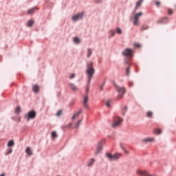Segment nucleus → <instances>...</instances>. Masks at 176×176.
<instances>
[{
  "label": "nucleus",
  "instance_id": "13",
  "mask_svg": "<svg viewBox=\"0 0 176 176\" xmlns=\"http://www.w3.org/2000/svg\"><path fill=\"white\" fill-rule=\"evenodd\" d=\"M69 85L70 89L73 90V91H76V90H78V87H76V86L74 84L69 83Z\"/></svg>",
  "mask_w": 176,
  "mask_h": 176
},
{
  "label": "nucleus",
  "instance_id": "44",
  "mask_svg": "<svg viewBox=\"0 0 176 176\" xmlns=\"http://www.w3.org/2000/svg\"><path fill=\"white\" fill-rule=\"evenodd\" d=\"M0 176H5V174L4 173L1 174V175H0Z\"/></svg>",
  "mask_w": 176,
  "mask_h": 176
},
{
  "label": "nucleus",
  "instance_id": "42",
  "mask_svg": "<svg viewBox=\"0 0 176 176\" xmlns=\"http://www.w3.org/2000/svg\"><path fill=\"white\" fill-rule=\"evenodd\" d=\"M126 111H127V106L124 107V112H126Z\"/></svg>",
  "mask_w": 176,
  "mask_h": 176
},
{
  "label": "nucleus",
  "instance_id": "17",
  "mask_svg": "<svg viewBox=\"0 0 176 176\" xmlns=\"http://www.w3.org/2000/svg\"><path fill=\"white\" fill-rule=\"evenodd\" d=\"M33 91L34 93H39V86L37 85H35L33 86Z\"/></svg>",
  "mask_w": 176,
  "mask_h": 176
},
{
  "label": "nucleus",
  "instance_id": "16",
  "mask_svg": "<svg viewBox=\"0 0 176 176\" xmlns=\"http://www.w3.org/2000/svg\"><path fill=\"white\" fill-rule=\"evenodd\" d=\"M35 10H36V8H33L28 10L27 14H32L35 13Z\"/></svg>",
  "mask_w": 176,
  "mask_h": 176
},
{
  "label": "nucleus",
  "instance_id": "21",
  "mask_svg": "<svg viewBox=\"0 0 176 176\" xmlns=\"http://www.w3.org/2000/svg\"><path fill=\"white\" fill-rule=\"evenodd\" d=\"M34 23H35V21H34V20L28 21V27H32V25H34Z\"/></svg>",
  "mask_w": 176,
  "mask_h": 176
},
{
  "label": "nucleus",
  "instance_id": "36",
  "mask_svg": "<svg viewBox=\"0 0 176 176\" xmlns=\"http://www.w3.org/2000/svg\"><path fill=\"white\" fill-rule=\"evenodd\" d=\"M110 34H111V36H115V31L114 30H111Z\"/></svg>",
  "mask_w": 176,
  "mask_h": 176
},
{
  "label": "nucleus",
  "instance_id": "35",
  "mask_svg": "<svg viewBox=\"0 0 176 176\" xmlns=\"http://www.w3.org/2000/svg\"><path fill=\"white\" fill-rule=\"evenodd\" d=\"M134 46L135 47H141V45H140V43H135Z\"/></svg>",
  "mask_w": 176,
  "mask_h": 176
},
{
  "label": "nucleus",
  "instance_id": "29",
  "mask_svg": "<svg viewBox=\"0 0 176 176\" xmlns=\"http://www.w3.org/2000/svg\"><path fill=\"white\" fill-rule=\"evenodd\" d=\"M173 13H174V11H173V10L171 8L168 9V14L171 16L172 14H173Z\"/></svg>",
  "mask_w": 176,
  "mask_h": 176
},
{
  "label": "nucleus",
  "instance_id": "15",
  "mask_svg": "<svg viewBox=\"0 0 176 176\" xmlns=\"http://www.w3.org/2000/svg\"><path fill=\"white\" fill-rule=\"evenodd\" d=\"M155 141V138H147L144 139V142H153Z\"/></svg>",
  "mask_w": 176,
  "mask_h": 176
},
{
  "label": "nucleus",
  "instance_id": "43",
  "mask_svg": "<svg viewBox=\"0 0 176 176\" xmlns=\"http://www.w3.org/2000/svg\"><path fill=\"white\" fill-rule=\"evenodd\" d=\"M102 86H100V90H102Z\"/></svg>",
  "mask_w": 176,
  "mask_h": 176
},
{
  "label": "nucleus",
  "instance_id": "38",
  "mask_svg": "<svg viewBox=\"0 0 176 176\" xmlns=\"http://www.w3.org/2000/svg\"><path fill=\"white\" fill-rule=\"evenodd\" d=\"M126 75H129V74H130V68L128 67V68L126 69Z\"/></svg>",
  "mask_w": 176,
  "mask_h": 176
},
{
  "label": "nucleus",
  "instance_id": "27",
  "mask_svg": "<svg viewBox=\"0 0 176 176\" xmlns=\"http://www.w3.org/2000/svg\"><path fill=\"white\" fill-rule=\"evenodd\" d=\"M72 126V123L69 122L67 125L65 126H62V129L64 130L65 129H69Z\"/></svg>",
  "mask_w": 176,
  "mask_h": 176
},
{
  "label": "nucleus",
  "instance_id": "39",
  "mask_svg": "<svg viewBox=\"0 0 176 176\" xmlns=\"http://www.w3.org/2000/svg\"><path fill=\"white\" fill-rule=\"evenodd\" d=\"M75 78V74H72L70 75L69 79H74Z\"/></svg>",
  "mask_w": 176,
  "mask_h": 176
},
{
  "label": "nucleus",
  "instance_id": "6",
  "mask_svg": "<svg viewBox=\"0 0 176 176\" xmlns=\"http://www.w3.org/2000/svg\"><path fill=\"white\" fill-rule=\"evenodd\" d=\"M122 54L125 57H133V50L126 48L123 51Z\"/></svg>",
  "mask_w": 176,
  "mask_h": 176
},
{
  "label": "nucleus",
  "instance_id": "7",
  "mask_svg": "<svg viewBox=\"0 0 176 176\" xmlns=\"http://www.w3.org/2000/svg\"><path fill=\"white\" fill-rule=\"evenodd\" d=\"M142 16V12H139L136 14L134 16L133 25H138L140 21V17Z\"/></svg>",
  "mask_w": 176,
  "mask_h": 176
},
{
  "label": "nucleus",
  "instance_id": "2",
  "mask_svg": "<svg viewBox=\"0 0 176 176\" xmlns=\"http://www.w3.org/2000/svg\"><path fill=\"white\" fill-rule=\"evenodd\" d=\"M115 87L118 93V100H122V98H123V96H124V93H126V89H124V87H120L116 85H115Z\"/></svg>",
  "mask_w": 176,
  "mask_h": 176
},
{
  "label": "nucleus",
  "instance_id": "19",
  "mask_svg": "<svg viewBox=\"0 0 176 176\" xmlns=\"http://www.w3.org/2000/svg\"><path fill=\"white\" fill-rule=\"evenodd\" d=\"M94 162H96V160L94 158H91L88 163V167H91Z\"/></svg>",
  "mask_w": 176,
  "mask_h": 176
},
{
  "label": "nucleus",
  "instance_id": "34",
  "mask_svg": "<svg viewBox=\"0 0 176 176\" xmlns=\"http://www.w3.org/2000/svg\"><path fill=\"white\" fill-rule=\"evenodd\" d=\"M117 33L120 34H122V29H120V28H117Z\"/></svg>",
  "mask_w": 176,
  "mask_h": 176
},
{
  "label": "nucleus",
  "instance_id": "5",
  "mask_svg": "<svg viewBox=\"0 0 176 176\" xmlns=\"http://www.w3.org/2000/svg\"><path fill=\"white\" fill-rule=\"evenodd\" d=\"M27 120H31V119H35L36 118V112L35 111H31L25 116Z\"/></svg>",
  "mask_w": 176,
  "mask_h": 176
},
{
  "label": "nucleus",
  "instance_id": "4",
  "mask_svg": "<svg viewBox=\"0 0 176 176\" xmlns=\"http://www.w3.org/2000/svg\"><path fill=\"white\" fill-rule=\"evenodd\" d=\"M123 122V120L119 117L114 118V122L112 124V127L114 129L116 127H119L120 126V124Z\"/></svg>",
  "mask_w": 176,
  "mask_h": 176
},
{
  "label": "nucleus",
  "instance_id": "8",
  "mask_svg": "<svg viewBox=\"0 0 176 176\" xmlns=\"http://www.w3.org/2000/svg\"><path fill=\"white\" fill-rule=\"evenodd\" d=\"M104 140L100 141L98 142V147L96 149V152L95 153V155H98L101 151H102V145L104 144Z\"/></svg>",
  "mask_w": 176,
  "mask_h": 176
},
{
  "label": "nucleus",
  "instance_id": "10",
  "mask_svg": "<svg viewBox=\"0 0 176 176\" xmlns=\"http://www.w3.org/2000/svg\"><path fill=\"white\" fill-rule=\"evenodd\" d=\"M137 174L141 176H155V175H150L149 173H148V172L145 170H138L137 171Z\"/></svg>",
  "mask_w": 176,
  "mask_h": 176
},
{
  "label": "nucleus",
  "instance_id": "33",
  "mask_svg": "<svg viewBox=\"0 0 176 176\" xmlns=\"http://www.w3.org/2000/svg\"><path fill=\"white\" fill-rule=\"evenodd\" d=\"M20 111H21V109L19 107H16V109H15V112L16 113H20Z\"/></svg>",
  "mask_w": 176,
  "mask_h": 176
},
{
  "label": "nucleus",
  "instance_id": "45",
  "mask_svg": "<svg viewBox=\"0 0 176 176\" xmlns=\"http://www.w3.org/2000/svg\"><path fill=\"white\" fill-rule=\"evenodd\" d=\"M101 1V0H99L98 2H100Z\"/></svg>",
  "mask_w": 176,
  "mask_h": 176
},
{
  "label": "nucleus",
  "instance_id": "40",
  "mask_svg": "<svg viewBox=\"0 0 176 176\" xmlns=\"http://www.w3.org/2000/svg\"><path fill=\"white\" fill-rule=\"evenodd\" d=\"M155 5H157V6H160V2L155 1Z\"/></svg>",
  "mask_w": 176,
  "mask_h": 176
},
{
  "label": "nucleus",
  "instance_id": "12",
  "mask_svg": "<svg viewBox=\"0 0 176 176\" xmlns=\"http://www.w3.org/2000/svg\"><path fill=\"white\" fill-rule=\"evenodd\" d=\"M80 113H82V109L78 110L77 112H76L73 115L72 120H74V119H78V118H79V115H80Z\"/></svg>",
  "mask_w": 176,
  "mask_h": 176
},
{
  "label": "nucleus",
  "instance_id": "9",
  "mask_svg": "<svg viewBox=\"0 0 176 176\" xmlns=\"http://www.w3.org/2000/svg\"><path fill=\"white\" fill-rule=\"evenodd\" d=\"M89 95H86L83 98V107L84 108H89Z\"/></svg>",
  "mask_w": 176,
  "mask_h": 176
},
{
  "label": "nucleus",
  "instance_id": "14",
  "mask_svg": "<svg viewBox=\"0 0 176 176\" xmlns=\"http://www.w3.org/2000/svg\"><path fill=\"white\" fill-rule=\"evenodd\" d=\"M25 153H27L28 156H31L32 155V151L31 150V148L27 147L25 149Z\"/></svg>",
  "mask_w": 176,
  "mask_h": 176
},
{
  "label": "nucleus",
  "instance_id": "37",
  "mask_svg": "<svg viewBox=\"0 0 176 176\" xmlns=\"http://www.w3.org/2000/svg\"><path fill=\"white\" fill-rule=\"evenodd\" d=\"M61 113H63V111H58L57 112L56 115H57L58 116H61Z\"/></svg>",
  "mask_w": 176,
  "mask_h": 176
},
{
  "label": "nucleus",
  "instance_id": "26",
  "mask_svg": "<svg viewBox=\"0 0 176 176\" xmlns=\"http://www.w3.org/2000/svg\"><path fill=\"white\" fill-rule=\"evenodd\" d=\"M147 118H152L153 116V113L152 111H148L146 113Z\"/></svg>",
  "mask_w": 176,
  "mask_h": 176
},
{
  "label": "nucleus",
  "instance_id": "28",
  "mask_svg": "<svg viewBox=\"0 0 176 176\" xmlns=\"http://www.w3.org/2000/svg\"><path fill=\"white\" fill-rule=\"evenodd\" d=\"M52 138H57V133L56 131H52Z\"/></svg>",
  "mask_w": 176,
  "mask_h": 176
},
{
  "label": "nucleus",
  "instance_id": "41",
  "mask_svg": "<svg viewBox=\"0 0 176 176\" xmlns=\"http://www.w3.org/2000/svg\"><path fill=\"white\" fill-rule=\"evenodd\" d=\"M10 153H12V148H10V149L7 152V155H9Z\"/></svg>",
  "mask_w": 176,
  "mask_h": 176
},
{
  "label": "nucleus",
  "instance_id": "24",
  "mask_svg": "<svg viewBox=\"0 0 176 176\" xmlns=\"http://www.w3.org/2000/svg\"><path fill=\"white\" fill-rule=\"evenodd\" d=\"M149 28V26L148 25H143L141 28V31H144L145 30H148Z\"/></svg>",
  "mask_w": 176,
  "mask_h": 176
},
{
  "label": "nucleus",
  "instance_id": "11",
  "mask_svg": "<svg viewBox=\"0 0 176 176\" xmlns=\"http://www.w3.org/2000/svg\"><path fill=\"white\" fill-rule=\"evenodd\" d=\"M82 17H83V12L73 16L72 19L73 21H78V20L82 19Z\"/></svg>",
  "mask_w": 176,
  "mask_h": 176
},
{
  "label": "nucleus",
  "instance_id": "20",
  "mask_svg": "<svg viewBox=\"0 0 176 176\" xmlns=\"http://www.w3.org/2000/svg\"><path fill=\"white\" fill-rule=\"evenodd\" d=\"M142 1L143 0H140L136 3V6L135 8V10H137V9H138V8H140V6H141V4L142 3Z\"/></svg>",
  "mask_w": 176,
  "mask_h": 176
},
{
  "label": "nucleus",
  "instance_id": "3",
  "mask_svg": "<svg viewBox=\"0 0 176 176\" xmlns=\"http://www.w3.org/2000/svg\"><path fill=\"white\" fill-rule=\"evenodd\" d=\"M106 156L109 160H118V159H119L122 155L120 153H116L115 155H112L109 153H106Z\"/></svg>",
  "mask_w": 176,
  "mask_h": 176
},
{
  "label": "nucleus",
  "instance_id": "31",
  "mask_svg": "<svg viewBox=\"0 0 176 176\" xmlns=\"http://www.w3.org/2000/svg\"><path fill=\"white\" fill-rule=\"evenodd\" d=\"M89 87H90V84H89L87 82V87H86V94H87L89 93Z\"/></svg>",
  "mask_w": 176,
  "mask_h": 176
},
{
  "label": "nucleus",
  "instance_id": "1",
  "mask_svg": "<svg viewBox=\"0 0 176 176\" xmlns=\"http://www.w3.org/2000/svg\"><path fill=\"white\" fill-rule=\"evenodd\" d=\"M94 72H96V70H94V67H93V62H91L90 64L88 65L86 71L88 77L87 83H89V85H90V82H91V78H93V75H94Z\"/></svg>",
  "mask_w": 176,
  "mask_h": 176
},
{
  "label": "nucleus",
  "instance_id": "18",
  "mask_svg": "<svg viewBox=\"0 0 176 176\" xmlns=\"http://www.w3.org/2000/svg\"><path fill=\"white\" fill-rule=\"evenodd\" d=\"M80 123H82V120H78L76 123L74 124V129H78L79 126H80Z\"/></svg>",
  "mask_w": 176,
  "mask_h": 176
},
{
  "label": "nucleus",
  "instance_id": "32",
  "mask_svg": "<svg viewBox=\"0 0 176 176\" xmlns=\"http://www.w3.org/2000/svg\"><path fill=\"white\" fill-rule=\"evenodd\" d=\"M106 105L108 108H109L111 107V100H108L107 102H106Z\"/></svg>",
  "mask_w": 176,
  "mask_h": 176
},
{
  "label": "nucleus",
  "instance_id": "23",
  "mask_svg": "<svg viewBox=\"0 0 176 176\" xmlns=\"http://www.w3.org/2000/svg\"><path fill=\"white\" fill-rule=\"evenodd\" d=\"M14 146V141L10 140L8 143V146Z\"/></svg>",
  "mask_w": 176,
  "mask_h": 176
},
{
  "label": "nucleus",
  "instance_id": "30",
  "mask_svg": "<svg viewBox=\"0 0 176 176\" xmlns=\"http://www.w3.org/2000/svg\"><path fill=\"white\" fill-rule=\"evenodd\" d=\"M90 56H91V50L88 49L87 50V57H90Z\"/></svg>",
  "mask_w": 176,
  "mask_h": 176
},
{
  "label": "nucleus",
  "instance_id": "25",
  "mask_svg": "<svg viewBox=\"0 0 176 176\" xmlns=\"http://www.w3.org/2000/svg\"><path fill=\"white\" fill-rule=\"evenodd\" d=\"M154 133L155 134H162V129H156L154 130Z\"/></svg>",
  "mask_w": 176,
  "mask_h": 176
},
{
  "label": "nucleus",
  "instance_id": "22",
  "mask_svg": "<svg viewBox=\"0 0 176 176\" xmlns=\"http://www.w3.org/2000/svg\"><path fill=\"white\" fill-rule=\"evenodd\" d=\"M74 43H80V39L78 37H74Z\"/></svg>",
  "mask_w": 176,
  "mask_h": 176
}]
</instances>
